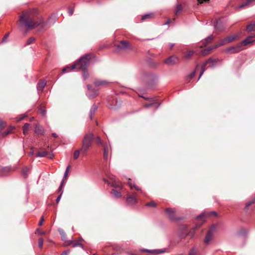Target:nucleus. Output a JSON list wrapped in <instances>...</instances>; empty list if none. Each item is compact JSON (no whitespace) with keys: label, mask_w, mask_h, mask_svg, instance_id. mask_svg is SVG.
<instances>
[{"label":"nucleus","mask_w":255,"mask_h":255,"mask_svg":"<svg viewBox=\"0 0 255 255\" xmlns=\"http://www.w3.org/2000/svg\"><path fill=\"white\" fill-rule=\"evenodd\" d=\"M37 12L36 10L29 9L23 12L19 17V22L28 28H33L39 25L33 21L34 14Z\"/></svg>","instance_id":"f257e3e1"},{"label":"nucleus","mask_w":255,"mask_h":255,"mask_svg":"<svg viewBox=\"0 0 255 255\" xmlns=\"http://www.w3.org/2000/svg\"><path fill=\"white\" fill-rule=\"evenodd\" d=\"M92 57V55L90 54H86L84 56L81 57L78 62L73 64L71 67H67L63 68L62 70L63 73L70 71L75 68L85 70Z\"/></svg>","instance_id":"f03ea898"},{"label":"nucleus","mask_w":255,"mask_h":255,"mask_svg":"<svg viewBox=\"0 0 255 255\" xmlns=\"http://www.w3.org/2000/svg\"><path fill=\"white\" fill-rule=\"evenodd\" d=\"M93 138V134L91 132H89L84 136L83 139L82 146L80 149V151L84 155L87 154L89 148L92 144Z\"/></svg>","instance_id":"7ed1b4c3"},{"label":"nucleus","mask_w":255,"mask_h":255,"mask_svg":"<svg viewBox=\"0 0 255 255\" xmlns=\"http://www.w3.org/2000/svg\"><path fill=\"white\" fill-rule=\"evenodd\" d=\"M108 178L110 180H111V183L106 179H104V181L108 184H111V186L115 189L121 190L123 188V185L122 182L118 179H116L114 175H109Z\"/></svg>","instance_id":"20e7f679"},{"label":"nucleus","mask_w":255,"mask_h":255,"mask_svg":"<svg viewBox=\"0 0 255 255\" xmlns=\"http://www.w3.org/2000/svg\"><path fill=\"white\" fill-rule=\"evenodd\" d=\"M96 141L98 144L102 145L104 147V156L105 158H107L108 156L109 152L110 151V147L107 144H104L99 136L96 138Z\"/></svg>","instance_id":"39448f33"},{"label":"nucleus","mask_w":255,"mask_h":255,"mask_svg":"<svg viewBox=\"0 0 255 255\" xmlns=\"http://www.w3.org/2000/svg\"><path fill=\"white\" fill-rule=\"evenodd\" d=\"M238 36L237 35H232L230 36L229 37H228L222 40L218 45H216L215 48L218 47V46L224 45L228 43H230L234 40H235Z\"/></svg>","instance_id":"423d86ee"},{"label":"nucleus","mask_w":255,"mask_h":255,"mask_svg":"<svg viewBox=\"0 0 255 255\" xmlns=\"http://www.w3.org/2000/svg\"><path fill=\"white\" fill-rule=\"evenodd\" d=\"M178 61L179 58L173 55L165 60L164 62L167 65H171L177 63Z\"/></svg>","instance_id":"0eeeda50"},{"label":"nucleus","mask_w":255,"mask_h":255,"mask_svg":"<svg viewBox=\"0 0 255 255\" xmlns=\"http://www.w3.org/2000/svg\"><path fill=\"white\" fill-rule=\"evenodd\" d=\"M87 95L90 98H93L98 94V91L93 89L91 86L88 85Z\"/></svg>","instance_id":"6e6552de"},{"label":"nucleus","mask_w":255,"mask_h":255,"mask_svg":"<svg viewBox=\"0 0 255 255\" xmlns=\"http://www.w3.org/2000/svg\"><path fill=\"white\" fill-rule=\"evenodd\" d=\"M166 215L171 220H175L176 212L174 209L167 208L165 210Z\"/></svg>","instance_id":"1a4fd4ad"},{"label":"nucleus","mask_w":255,"mask_h":255,"mask_svg":"<svg viewBox=\"0 0 255 255\" xmlns=\"http://www.w3.org/2000/svg\"><path fill=\"white\" fill-rule=\"evenodd\" d=\"M127 202L128 204L133 205L137 202V199L135 195L134 194L132 195H129L127 199Z\"/></svg>","instance_id":"9d476101"},{"label":"nucleus","mask_w":255,"mask_h":255,"mask_svg":"<svg viewBox=\"0 0 255 255\" xmlns=\"http://www.w3.org/2000/svg\"><path fill=\"white\" fill-rule=\"evenodd\" d=\"M118 47L121 49H127L130 48V45L127 41H121Z\"/></svg>","instance_id":"9b49d317"},{"label":"nucleus","mask_w":255,"mask_h":255,"mask_svg":"<svg viewBox=\"0 0 255 255\" xmlns=\"http://www.w3.org/2000/svg\"><path fill=\"white\" fill-rule=\"evenodd\" d=\"M213 229H211L208 232L206 237H205V240H204V242L206 244H209L210 241H211V240L213 238Z\"/></svg>","instance_id":"f8f14e48"},{"label":"nucleus","mask_w":255,"mask_h":255,"mask_svg":"<svg viewBox=\"0 0 255 255\" xmlns=\"http://www.w3.org/2000/svg\"><path fill=\"white\" fill-rule=\"evenodd\" d=\"M241 44V45H242ZM241 45H239L237 47H232L228 48L226 50V51L228 53H236L242 50V48H241Z\"/></svg>","instance_id":"ddd939ff"},{"label":"nucleus","mask_w":255,"mask_h":255,"mask_svg":"<svg viewBox=\"0 0 255 255\" xmlns=\"http://www.w3.org/2000/svg\"><path fill=\"white\" fill-rule=\"evenodd\" d=\"M205 214L203 213L197 217L196 220L198 222V224L199 226H200L205 222Z\"/></svg>","instance_id":"4468645a"},{"label":"nucleus","mask_w":255,"mask_h":255,"mask_svg":"<svg viewBox=\"0 0 255 255\" xmlns=\"http://www.w3.org/2000/svg\"><path fill=\"white\" fill-rule=\"evenodd\" d=\"M255 37V35L254 36H249L248 38H247L245 40L243 41L242 44H244L245 45L251 44L254 42V40H252V39Z\"/></svg>","instance_id":"2eb2a0df"},{"label":"nucleus","mask_w":255,"mask_h":255,"mask_svg":"<svg viewBox=\"0 0 255 255\" xmlns=\"http://www.w3.org/2000/svg\"><path fill=\"white\" fill-rule=\"evenodd\" d=\"M108 82H107L106 81H104L102 80H97L95 81L94 83L95 85L97 87L106 85L108 84Z\"/></svg>","instance_id":"dca6fc26"},{"label":"nucleus","mask_w":255,"mask_h":255,"mask_svg":"<svg viewBox=\"0 0 255 255\" xmlns=\"http://www.w3.org/2000/svg\"><path fill=\"white\" fill-rule=\"evenodd\" d=\"M251 1L252 0H246L245 2L238 5L236 7V9H240L241 8H244L245 7L247 6L251 2Z\"/></svg>","instance_id":"f3484780"},{"label":"nucleus","mask_w":255,"mask_h":255,"mask_svg":"<svg viewBox=\"0 0 255 255\" xmlns=\"http://www.w3.org/2000/svg\"><path fill=\"white\" fill-rule=\"evenodd\" d=\"M46 85V82L45 81H42L39 82L37 84V88L39 91L42 92L43 88Z\"/></svg>","instance_id":"a211bd4d"},{"label":"nucleus","mask_w":255,"mask_h":255,"mask_svg":"<svg viewBox=\"0 0 255 255\" xmlns=\"http://www.w3.org/2000/svg\"><path fill=\"white\" fill-rule=\"evenodd\" d=\"M35 132L38 134H43L44 132L43 128L39 125H37L35 128Z\"/></svg>","instance_id":"6ab92c4d"},{"label":"nucleus","mask_w":255,"mask_h":255,"mask_svg":"<svg viewBox=\"0 0 255 255\" xmlns=\"http://www.w3.org/2000/svg\"><path fill=\"white\" fill-rule=\"evenodd\" d=\"M144 251L153 254L154 255H156L165 252V251L164 250H154L150 251L144 250Z\"/></svg>","instance_id":"aec40b11"},{"label":"nucleus","mask_w":255,"mask_h":255,"mask_svg":"<svg viewBox=\"0 0 255 255\" xmlns=\"http://www.w3.org/2000/svg\"><path fill=\"white\" fill-rule=\"evenodd\" d=\"M111 193L113 196L116 198H120L122 196L121 192L117 191L115 189H114L112 190Z\"/></svg>","instance_id":"412c9836"},{"label":"nucleus","mask_w":255,"mask_h":255,"mask_svg":"<svg viewBox=\"0 0 255 255\" xmlns=\"http://www.w3.org/2000/svg\"><path fill=\"white\" fill-rule=\"evenodd\" d=\"M247 29L248 31H255V22L251 23V24L248 26Z\"/></svg>","instance_id":"4be33fe9"},{"label":"nucleus","mask_w":255,"mask_h":255,"mask_svg":"<svg viewBox=\"0 0 255 255\" xmlns=\"http://www.w3.org/2000/svg\"><path fill=\"white\" fill-rule=\"evenodd\" d=\"M30 125L29 124L26 123L23 127V133L25 134L29 129Z\"/></svg>","instance_id":"5701e85b"},{"label":"nucleus","mask_w":255,"mask_h":255,"mask_svg":"<svg viewBox=\"0 0 255 255\" xmlns=\"http://www.w3.org/2000/svg\"><path fill=\"white\" fill-rule=\"evenodd\" d=\"M194 52L193 50H189L185 53L184 57L185 58H188L194 54Z\"/></svg>","instance_id":"b1692460"},{"label":"nucleus","mask_w":255,"mask_h":255,"mask_svg":"<svg viewBox=\"0 0 255 255\" xmlns=\"http://www.w3.org/2000/svg\"><path fill=\"white\" fill-rule=\"evenodd\" d=\"M70 168V166H68L67 167L66 169V171H65V172L64 173V178H63V179L64 181L66 180V179H67V176H68V174Z\"/></svg>","instance_id":"393cba45"},{"label":"nucleus","mask_w":255,"mask_h":255,"mask_svg":"<svg viewBox=\"0 0 255 255\" xmlns=\"http://www.w3.org/2000/svg\"><path fill=\"white\" fill-rule=\"evenodd\" d=\"M213 39V37L212 36H209L207 37L204 41V43L205 45L207 44L208 43L211 42L212 40Z\"/></svg>","instance_id":"a878e982"},{"label":"nucleus","mask_w":255,"mask_h":255,"mask_svg":"<svg viewBox=\"0 0 255 255\" xmlns=\"http://www.w3.org/2000/svg\"><path fill=\"white\" fill-rule=\"evenodd\" d=\"M208 62V61H206L203 65V66H202V68H201V73H200V76H199V78L201 77V76L203 75L204 72L205 71V65H206V64Z\"/></svg>","instance_id":"bb28decb"},{"label":"nucleus","mask_w":255,"mask_h":255,"mask_svg":"<svg viewBox=\"0 0 255 255\" xmlns=\"http://www.w3.org/2000/svg\"><path fill=\"white\" fill-rule=\"evenodd\" d=\"M79 154H80V150H76L75 151V152L74 153V155H73L74 158L77 159L79 156Z\"/></svg>","instance_id":"cd10ccee"},{"label":"nucleus","mask_w":255,"mask_h":255,"mask_svg":"<svg viewBox=\"0 0 255 255\" xmlns=\"http://www.w3.org/2000/svg\"><path fill=\"white\" fill-rule=\"evenodd\" d=\"M146 206H150V207H156V203L154 201H152L149 203H147L146 204Z\"/></svg>","instance_id":"c85d7f7f"},{"label":"nucleus","mask_w":255,"mask_h":255,"mask_svg":"<svg viewBox=\"0 0 255 255\" xmlns=\"http://www.w3.org/2000/svg\"><path fill=\"white\" fill-rule=\"evenodd\" d=\"M43 240L42 238L38 239V246L40 248H42L43 247Z\"/></svg>","instance_id":"c756f323"},{"label":"nucleus","mask_w":255,"mask_h":255,"mask_svg":"<svg viewBox=\"0 0 255 255\" xmlns=\"http://www.w3.org/2000/svg\"><path fill=\"white\" fill-rule=\"evenodd\" d=\"M158 106H159L158 105H157L155 103H152V104H150L146 105H145V107L146 108H148L149 107L153 106V107H154L155 108H157L158 107Z\"/></svg>","instance_id":"7c9ffc66"},{"label":"nucleus","mask_w":255,"mask_h":255,"mask_svg":"<svg viewBox=\"0 0 255 255\" xmlns=\"http://www.w3.org/2000/svg\"><path fill=\"white\" fill-rule=\"evenodd\" d=\"M35 40V38L33 37H31L28 39L27 41V44H30L31 43H32Z\"/></svg>","instance_id":"2f4dec72"},{"label":"nucleus","mask_w":255,"mask_h":255,"mask_svg":"<svg viewBox=\"0 0 255 255\" xmlns=\"http://www.w3.org/2000/svg\"><path fill=\"white\" fill-rule=\"evenodd\" d=\"M46 155V152H41V153H40V152H38V153H37V156H39V157H44V156H45Z\"/></svg>","instance_id":"473e14b6"},{"label":"nucleus","mask_w":255,"mask_h":255,"mask_svg":"<svg viewBox=\"0 0 255 255\" xmlns=\"http://www.w3.org/2000/svg\"><path fill=\"white\" fill-rule=\"evenodd\" d=\"M6 124L5 123L3 122L1 120H0V129H2L5 126Z\"/></svg>","instance_id":"72a5a7b5"},{"label":"nucleus","mask_w":255,"mask_h":255,"mask_svg":"<svg viewBox=\"0 0 255 255\" xmlns=\"http://www.w3.org/2000/svg\"><path fill=\"white\" fill-rule=\"evenodd\" d=\"M196 251L195 249H192L189 254V255H195L196 254Z\"/></svg>","instance_id":"f704fd0d"},{"label":"nucleus","mask_w":255,"mask_h":255,"mask_svg":"<svg viewBox=\"0 0 255 255\" xmlns=\"http://www.w3.org/2000/svg\"><path fill=\"white\" fill-rule=\"evenodd\" d=\"M36 233L40 235H44L46 234L45 232L41 231L39 229H37Z\"/></svg>","instance_id":"c9c22d12"},{"label":"nucleus","mask_w":255,"mask_h":255,"mask_svg":"<svg viewBox=\"0 0 255 255\" xmlns=\"http://www.w3.org/2000/svg\"><path fill=\"white\" fill-rule=\"evenodd\" d=\"M150 17H151V14H146L142 17L141 19L143 20L145 19L146 18H149Z\"/></svg>","instance_id":"e433bc0d"},{"label":"nucleus","mask_w":255,"mask_h":255,"mask_svg":"<svg viewBox=\"0 0 255 255\" xmlns=\"http://www.w3.org/2000/svg\"><path fill=\"white\" fill-rule=\"evenodd\" d=\"M44 221V218L43 217H42L41 218L40 221L39 222V224H38L39 225L41 226L42 225V224L43 223Z\"/></svg>","instance_id":"4c0bfd02"},{"label":"nucleus","mask_w":255,"mask_h":255,"mask_svg":"<svg viewBox=\"0 0 255 255\" xmlns=\"http://www.w3.org/2000/svg\"><path fill=\"white\" fill-rule=\"evenodd\" d=\"M29 170V168H27V167H25V168L24 169H23V174H25V175H26V173H27V172H28Z\"/></svg>","instance_id":"58836bf2"},{"label":"nucleus","mask_w":255,"mask_h":255,"mask_svg":"<svg viewBox=\"0 0 255 255\" xmlns=\"http://www.w3.org/2000/svg\"><path fill=\"white\" fill-rule=\"evenodd\" d=\"M64 182H65L64 180H63L62 182H61V185H60V187L59 188V189H58L59 192L61 191L62 187L63 186V184L64 183Z\"/></svg>","instance_id":"ea45409f"},{"label":"nucleus","mask_w":255,"mask_h":255,"mask_svg":"<svg viewBox=\"0 0 255 255\" xmlns=\"http://www.w3.org/2000/svg\"><path fill=\"white\" fill-rule=\"evenodd\" d=\"M62 193L63 192L62 191L60 195L57 198V199H56V203H58L59 201L60 200V199H61V197L62 196Z\"/></svg>","instance_id":"a19ab883"},{"label":"nucleus","mask_w":255,"mask_h":255,"mask_svg":"<svg viewBox=\"0 0 255 255\" xmlns=\"http://www.w3.org/2000/svg\"><path fill=\"white\" fill-rule=\"evenodd\" d=\"M14 129V127H11L9 130H8L5 133H4V135L8 134L11 130Z\"/></svg>","instance_id":"79ce46f5"},{"label":"nucleus","mask_w":255,"mask_h":255,"mask_svg":"<svg viewBox=\"0 0 255 255\" xmlns=\"http://www.w3.org/2000/svg\"><path fill=\"white\" fill-rule=\"evenodd\" d=\"M78 246H79L81 247V248H83V246L82 244H79H79H73V247H77Z\"/></svg>","instance_id":"37998d69"},{"label":"nucleus","mask_w":255,"mask_h":255,"mask_svg":"<svg viewBox=\"0 0 255 255\" xmlns=\"http://www.w3.org/2000/svg\"><path fill=\"white\" fill-rule=\"evenodd\" d=\"M129 181L128 182V184L129 186L130 187V188L131 189H132L133 185H132V184L131 183V182L130 181V179H129Z\"/></svg>","instance_id":"c03bdc74"},{"label":"nucleus","mask_w":255,"mask_h":255,"mask_svg":"<svg viewBox=\"0 0 255 255\" xmlns=\"http://www.w3.org/2000/svg\"><path fill=\"white\" fill-rule=\"evenodd\" d=\"M88 76V73L86 71H84L83 73V77L85 79H86Z\"/></svg>","instance_id":"a18cd8bd"},{"label":"nucleus","mask_w":255,"mask_h":255,"mask_svg":"<svg viewBox=\"0 0 255 255\" xmlns=\"http://www.w3.org/2000/svg\"><path fill=\"white\" fill-rule=\"evenodd\" d=\"M197 1L198 2V3H203L204 2H207L209 0H197Z\"/></svg>","instance_id":"49530a36"},{"label":"nucleus","mask_w":255,"mask_h":255,"mask_svg":"<svg viewBox=\"0 0 255 255\" xmlns=\"http://www.w3.org/2000/svg\"><path fill=\"white\" fill-rule=\"evenodd\" d=\"M8 33H7L3 38V41H5L8 37Z\"/></svg>","instance_id":"de8ad7c7"},{"label":"nucleus","mask_w":255,"mask_h":255,"mask_svg":"<svg viewBox=\"0 0 255 255\" xmlns=\"http://www.w3.org/2000/svg\"><path fill=\"white\" fill-rule=\"evenodd\" d=\"M133 187H134V188L136 190H140V189L139 187H138L136 186H135V185H133Z\"/></svg>","instance_id":"09e8293b"},{"label":"nucleus","mask_w":255,"mask_h":255,"mask_svg":"<svg viewBox=\"0 0 255 255\" xmlns=\"http://www.w3.org/2000/svg\"><path fill=\"white\" fill-rule=\"evenodd\" d=\"M254 202V201H252V202H250L247 204V206H249L251 204L253 203Z\"/></svg>","instance_id":"8fccbe9b"},{"label":"nucleus","mask_w":255,"mask_h":255,"mask_svg":"<svg viewBox=\"0 0 255 255\" xmlns=\"http://www.w3.org/2000/svg\"><path fill=\"white\" fill-rule=\"evenodd\" d=\"M210 215H214V216H216V215H217V213H216L215 212H212L210 213Z\"/></svg>","instance_id":"3c124183"},{"label":"nucleus","mask_w":255,"mask_h":255,"mask_svg":"<svg viewBox=\"0 0 255 255\" xmlns=\"http://www.w3.org/2000/svg\"><path fill=\"white\" fill-rule=\"evenodd\" d=\"M68 252L66 251V252H63L62 253V255H68Z\"/></svg>","instance_id":"603ef678"},{"label":"nucleus","mask_w":255,"mask_h":255,"mask_svg":"<svg viewBox=\"0 0 255 255\" xmlns=\"http://www.w3.org/2000/svg\"><path fill=\"white\" fill-rule=\"evenodd\" d=\"M177 8L178 10H180L181 9V6L180 5H178Z\"/></svg>","instance_id":"864d4df0"},{"label":"nucleus","mask_w":255,"mask_h":255,"mask_svg":"<svg viewBox=\"0 0 255 255\" xmlns=\"http://www.w3.org/2000/svg\"><path fill=\"white\" fill-rule=\"evenodd\" d=\"M194 76H195V72H193V73L191 74L190 77H191V78H193Z\"/></svg>","instance_id":"5fc2aeb1"},{"label":"nucleus","mask_w":255,"mask_h":255,"mask_svg":"<svg viewBox=\"0 0 255 255\" xmlns=\"http://www.w3.org/2000/svg\"><path fill=\"white\" fill-rule=\"evenodd\" d=\"M73 13V11L72 10L69 11V13L70 15H72Z\"/></svg>","instance_id":"6e6d98bb"},{"label":"nucleus","mask_w":255,"mask_h":255,"mask_svg":"<svg viewBox=\"0 0 255 255\" xmlns=\"http://www.w3.org/2000/svg\"><path fill=\"white\" fill-rule=\"evenodd\" d=\"M218 22H217L216 24L215 25V28L218 29L217 26H218Z\"/></svg>","instance_id":"4d7b16f0"},{"label":"nucleus","mask_w":255,"mask_h":255,"mask_svg":"<svg viewBox=\"0 0 255 255\" xmlns=\"http://www.w3.org/2000/svg\"><path fill=\"white\" fill-rule=\"evenodd\" d=\"M45 111H42V115H43V116H44V115H45Z\"/></svg>","instance_id":"13d9d810"},{"label":"nucleus","mask_w":255,"mask_h":255,"mask_svg":"<svg viewBox=\"0 0 255 255\" xmlns=\"http://www.w3.org/2000/svg\"><path fill=\"white\" fill-rule=\"evenodd\" d=\"M3 169H4V170H5L6 171L9 170V168H6V167L4 168Z\"/></svg>","instance_id":"bf43d9fd"},{"label":"nucleus","mask_w":255,"mask_h":255,"mask_svg":"<svg viewBox=\"0 0 255 255\" xmlns=\"http://www.w3.org/2000/svg\"><path fill=\"white\" fill-rule=\"evenodd\" d=\"M53 136L54 137H57V134L56 133H53L52 134Z\"/></svg>","instance_id":"052dcab7"},{"label":"nucleus","mask_w":255,"mask_h":255,"mask_svg":"<svg viewBox=\"0 0 255 255\" xmlns=\"http://www.w3.org/2000/svg\"><path fill=\"white\" fill-rule=\"evenodd\" d=\"M92 111L90 112V117H91V119H92Z\"/></svg>","instance_id":"680f3d73"},{"label":"nucleus","mask_w":255,"mask_h":255,"mask_svg":"<svg viewBox=\"0 0 255 255\" xmlns=\"http://www.w3.org/2000/svg\"><path fill=\"white\" fill-rule=\"evenodd\" d=\"M29 154V155H32L33 152H30Z\"/></svg>","instance_id":"e2e57ef3"},{"label":"nucleus","mask_w":255,"mask_h":255,"mask_svg":"<svg viewBox=\"0 0 255 255\" xmlns=\"http://www.w3.org/2000/svg\"><path fill=\"white\" fill-rule=\"evenodd\" d=\"M181 238H184V237H185V236H184V235H181Z\"/></svg>","instance_id":"0e129e2a"},{"label":"nucleus","mask_w":255,"mask_h":255,"mask_svg":"<svg viewBox=\"0 0 255 255\" xmlns=\"http://www.w3.org/2000/svg\"><path fill=\"white\" fill-rule=\"evenodd\" d=\"M169 23V21H167L165 24H168V23Z\"/></svg>","instance_id":"69168bd1"},{"label":"nucleus","mask_w":255,"mask_h":255,"mask_svg":"<svg viewBox=\"0 0 255 255\" xmlns=\"http://www.w3.org/2000/svg\"><path fill=\"white\" fill-rule=\"evenodd\" d=\"M174 46V44L171 45V48H172Z\"/></svg>","instance_id":"338daca9"},{"label":"nucleus","mask_w":255,"mask_h":255,"mask_svg":"<svg viewBox=\"0 0 255 255\" xmlns=\"http://www.w3.org/2000/svg\"><path fill=\"white\" fill-rule=\"evenodd\" d=\"M22 119H23V117H21L20 119V120H22Z\"/></svg>","instance_id":"774afa93"}]
</instances>
